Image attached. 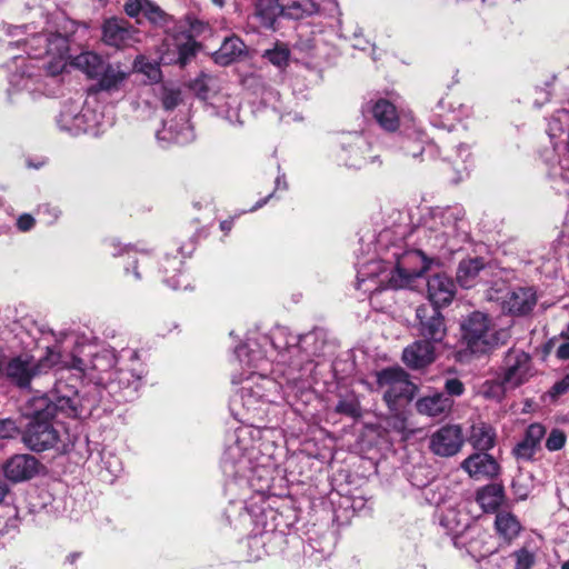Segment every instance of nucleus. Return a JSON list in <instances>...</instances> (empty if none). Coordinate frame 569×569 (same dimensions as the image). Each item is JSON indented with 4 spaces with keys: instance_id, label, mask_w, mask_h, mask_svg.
<instances>
[{
    "instance_id": "nucleus-1",
    "label": "nucleus",
    "mask_w": 569,
    "mask_h": 569,
    "mask_svg": "<svg viewBox=\"0 0 569 569\" xmlns=\"http://www.w3.org/2000/svg\"><path fill=\"white\" fill-rule=\"evenodd\" d=\"M508 338L507 330L495 329L492 318L488 313L472 311L460 322L455 359L460 363L478 360L491 355L505 345Z\"/></svg>"
},
{
    "instance_id": "nucleus-2",
    "label": "nucleus",
    "mask_w": 569,
    "mask_h": 569,
    "mask_svg": "<svg viewBox=\"0 0 569 569\" xmlns=\"http://www.w3.org/2000/svg\"><path fill=\"white\" fill-rule=\"evenodd\" d=\"M31 419L22 432V442L34 452H42L56 448L60 440L59 431L53 427L52 420L59 411L74 412L72 400L58 397L56 401L48 397H40L32 402Z\"/></svg>"
},
{
    "instance_id": "nucleus-3",
    "label": "nucleus",
    "mask_w": 569,
    "mask_h": 569,
    "mask_svg": "<svg viewBox=\"0 0 569 569\" xmlns=\"http://www.w3.org/2000/svg\"><path fill=\"white\" fill-rule=\"evenodd\" d=\"M376 383L383 389L382 400L390 411L403 410L416 397L418 387L401 367H387L376 372Z\"/></svg>"
},
{
    "instance_id": "nucleus-4",
    "label": "nucleus",
    "mask_w": 569,
    "mask_h": 569,
    "mask_svg": "<svg viewBox=\"0 0 569 569\" xmlns=\"http://www.w3.org/2000/svg\"><path fill=\"white\" fill-rule=\"evenodd\" d=\"M312 7L309 0H292L289 3H282L280 0H258L254 6V17L262 28L274 31L279 17L298 20L311 14Z\"/></svg>"
},
{
    "instance_id": "nucleus-5",
    "label": "nucleus",
    "mask_w": 569,
    "mask_h": 569,
    "mask_svg": "<svg viewBox=\"0 0 569 569\" xmlns=\"http://www.w3.org/2000/svg\"><path fill=\"white\" fill-rule=\"evenodd\" d=\"M433 259L428 258L420 249L407 250L398 257L395 271L389 278L392 289L405 288L417 278L422 277L429 269Z\"/></svg>"
},
{
    "instance_id": "nucleus-6",
    "label": "nucleus",
    "mask_w": 569,
    "mask_h": 569,
    "mask_svg": "<svg viewBox=\"0 0 569 569\" xmlns=\"http://www.w3.org/2000/svg\"><path fill=\"white\" fill-rule=\"evenodd\" d=\"M531 365V357L528 352L510 348L505 353L498 375L503 382L509 383L510 389H516L529 380Z\"/></svg>"
},
{
    "instance_id": "nucleus-7",
    "label": "nucleus",
    "mask_w": 569,
    "mask_h": 569,
    "mask_svg": "<svg viewBox=\"0 0 569 569\" xmlns=\"http://www.w3.org/2000/svg\"><path fill=\"white\" fill-rule=\"evenodd\" d=\"M438 306L422 305L417 308V330L420 338L440 343L447 336L445 317Z\"/></svg>"
},
{
    "instance_id": "nucleus-8",
    "label": "nucleus",
    "mask_w": 569,
    "mask_h": 569,
    "mask_svg": "<svg viewBox=\"0 0 569 569\" xmlns=\"http://www.w3.org/2000/svg\"><path fill=\"white\" fill-rule=\"evenodd\" d=\"M101 33V40L104 44L116 49H124L138 41L139 31L124 18L111 17L103 21Z\"/></svg>"
},
{
    "instance_id": "nucleus-9",
    "label": "nucleus",
    "mask_w": 569,
    "mask_h": 569,
    "mask_svg": "<svg viewBox=\"0 0 569 569\" xmlns=\"http://www.w3.org/2000/svg\"><path fill=\"white\" fill-rule=\"evenodd\" d=\"M47 365L42 361L33 363L31 359L17 356L6 362L2 378L18 388H28L31 380L42 372Z\"/></svg>"
},
{
    "instance_id": "nucleus-10",
    "label": "nucleus",
    "mask_w": 569,
    "mask_h": 569,
    "mask_svg": "<svg viewBox=\"0 0 569 569\" xmlns=\"http://www.w3.org/2000/svg\"><path fill=\"white\" fill-rule=\"evenodd\" d=\"M463 442L461 427L458 425H446L432 433L429 447L439 457H452L461 450Z\"/></svg>"
},
{
    "instance_id": "nucleus-11",
    "label": "nucleus",
    "mask_w": 569,
    "mask_h": 569,
    "mask_svg": "<svg viewBox=\"0 0 569 569\" xmlns=\"http://www.w3.org/2000/svg\"><path fill=\"white\" fill-rule=\"evenodd\" d=\"M41 462L32 455H13L2 465L7 480L19 483L32 479L39 473Z\"/></svg>"
},
{
    "instance_id": "nucleus-12",
    "label": "nucleus",
    "mask_w": 569,
    "mask_h": 569,
    "mask_svg": "<svg viewBox=\"0 0 569 569\" xmlns=\"http://www.w3.org/2000/svg\"><path fill=\"white\" fill-rule=\"evenodd\" d=\"M436 358V343L423 338L413 341L402 351V361L413 370L427 368Z\"/></svg>"
},
{
    "instance_id": "nucleus-13",
    "label": "nucleus",
    "mask_w": 569,
    "mask_h": 569,
    "mask_svg": "<svg viewBox=\"0 0 569 569\" xmlns=\"http://www.w3.org/2000/svg\"><path fill=\"white\" fill-rule=\"evenodd\" d=\"M545 436L546 427L543 425L530 423L525 430L523 438L513 447V457L521 461H535V456L541 449V440Z\"/></svg>"
},
{
    "instance_id": "nucleus-14",
    "label": "nucleus",
    "mask_w": 569,
    "mask_h": 569,
    "mask_svg": "<svg viewBox=\"0 0 569 569\" xmlns=\"http://www.w3.org/2000/svg\"><path fill=\"white\" fill-rule=\"evenodd\" d=\"M461 468L473 479H492L500 472V465L488 452L478 451L461 462Z\"/></svg>"
},
{
    "instance_id": "nucleus-15",
    "label": "nucleus",
    "mask_w": 569,
    "mask_h": 569,
    "mask_svg": "<svg viewBox=\"0 0 569 569\" xmlns=\"http://www.w3.org/2000/svg\"><path fill=\"white\" fill-rule=\"evenodd\" d=\"M427 292L430 303L438 308L448 306L455 298L456 283L443 272L432 274L427 282Z\"/></svg>"
},
{
    "instance_id": "nucleus-16",
    "label": "nucleus",
    "mask_w": 569,
    "mask_h": 569,
    "mask_svg": "<svg viewBox=\"0 0 569 569\" xmlns=\"http://www.w3.org/2000/svg\"><path fill=\"white\" fill-rule=\"evenodd\" d=\"M536 303L537 297L532 288L518 287L507 293L502 310L508 315L520 317L531 312Z\"/></svg>"
},
{
    "instance_id": "nucleus-17",
    "label": "nucleus",
    "mask_w": 569,
    "mask_h": 569,
    "mask_svg": "<svg viewBox=\"0 0 569 569\" xmlns=\"http://www.w3.org/2000/svg\"><path fill=\"white\" fill-rule=\"evenodd\" d=\"M367 111L383 131L396 132L400 128L398 109L390 100L379 98L368 104Z\"/></svg>"
},
{
    "instance_id": "nucleus-18",
    "label": "nucleus",
    "mask_w": 569,
    "mask_h": 569,
    "mask_svg": "<svg viewBox=\"0 0 569 569\" xmlns=\"http://www.w3.org/2000/svg\"><path fill=\"white\" fill-rule=\"evenodd\" d=\"M476 501L486 513L497 512L506 502V491L502 483H488L476 492Z\"/></svg>"
},
{
    "instance_id": "nucleus-19",
    "label": "nucleus",
    "mask_w": 569,
    "mask_h": 569,
    "mask_svg": "<svg viewBox=\"0 0 569 569\" xmlns=\"http://www.w3.org/2000/svg\"><path fill=\"white\" fill-rule=\"evenodd\" d=\"M368 149L369 143L362 137H352L342 144L340 159L347 167L359 169L366 163L365 153Z\"/></svg>"
},
{
    "instance_id": "nucleus-20",
    "label": "nucleus",
    "mask_w": 569,
    "mask_h": 569,
    "mask_svg": "<svg viewBox=\"0 0 569 569\" xmlns=\"http://www.w3.org/2000/svg\"><path fill=\"white\" fill-rule=\"evenodd\" d=\"M485 268V261L481 257L462 259L456 272V281L463 289L473 288L477 284L478 277Z\"/></svg>"
},
{
    "instance_id": "nucleus-21",
    "label": "nucleus",
    "mask_w": 569,
    "mask_h": 569,
    "mask_svg": "<svg viewBox=\"0 0 569 569\" xmlns=\"http://www.w3.org/2000/svg\"><path fill=\"white\" fill-rule=\"evenodd\" d=\"M453 401L445 393H435L417 400L416 409L420 415L439 417L450 411Z\"/></svg>"
},
{
    "instance_id": "nucleus-22",
    "label": "nucleus",
    "mask_w": 569,
    "mask_h": 569,
    "mask_svg": "<svg viewBox=\"0 0 569 569\" xmlns=\"http://www.w3.org/2000/svg\"><path fill=\"white\" fill-rule=\"evenodd\" d=\"M123 257L126 258L124 271L127 274L132 271L134 280L147 277L154 264L153 258L146 252L127 251Z\"/></svg>"
},
{
    "instance_id": "nucleus-23",
    "label": "nucleus",
    "mask_w": 569,
    "mask_h": 569,
    "mask_svg": "<svg viewBox=\"0 0 569 569\" xmlns=\"http://www.w3.org/2000/svg\"><path fill=\"white\" fill-rule=\"evenodd\" d=\"M469 442L476 450L487 452L496 445V431L486 422L472 425Z\"/></svg>"
},
{
    "instance_id": "nucleus-24",
    "label": "nucleus",
    "mask_w": 569,
    "mask_h": 569,
    "mask_svg": "<svg viewBox=\"0 0 569 569\" xmlns=\"http://www.w3.org/2000/svg\"><path fill=\"white\" fill-rule=\"evenodd\" d=\"M247 46L237 36L226 38L216 54V61L221 66H228L246 53Z\"/></svg>"
},
{
    "instance_id": "nucleus-25",
    "label": "nucleus",
    "mask_w": 569,
    "mask_h": 569,
    "mask_svg": "<svg viewBox=\"0 0 569 569\" xmlns=\"http://www.w3.org/2000/svg\"><path fill=\"white\" fill-rule=\"evenodd\" d=\"M73 64L83 71L88 78L97 79L103 71L104 60L96 52L87 51L77 56Z\"/></svg>"
},
{
    "instance_id": "nucleus-26",
    "label": "nucleus",
    "mask_w": 569,
    "mask_h": 569,
    "mask_svg": "<svg viewBox=\"0 0 569 569\" xmlns=\"http://www.w3.org/2000/svg\"><path fill=\"white\" fill-rule=\"evenodd\" d=\"M497 532L508 541L515 539L521 529L517 517L511 512H498L495 520Z\"/></svg>"
},
{
    "instance_id": "nucleus-27",
    "label": "nucleus",
    "mask_w": 569,
    "mask_h": 569,
    "mask_svg": "<svg viewBox=\"0 0 569 569\" xmlns=\"http://www.w3.org/2000/svg\"><path fill=\"white\" fill-rule=\"evenodd\" d=\"M183 266V261L178 256H166L160 263V272L163 274V282L173 289H177L180 284L177 276L180 274Z\"/></svg>"
},
{
    "instance_id": "nucleus-28",
    "label": "nucleus",
    "mask_w": 569,
    "mask_h": 569,
    "mask_svg": "<svg viewBox=\"0 0 569 569\" xmlns=\"http://www.w3.org/2000/svg\"><path fill=\"white\" fill-rule=\"evenodd\" d=\"M124 72L109 63H106L103 66V71L98 77L99 81L97 83L96 91H110L112 89H116L118 88L119 83L124 80Z\"/></svg>"
},
{
    "instance_id": "nucleus-29",
    "label": "nucleus",
    "mask_w": 569,
    "mask_h": 569,
    "mask_svg": "<svg viewBox=\"0 0 569 569\" xmlns=\"http://www.w3.org/2000/svg\"><path fill=\"white\" fill-rule=\"evenodd\" d=\"M108 380L111 385L117 383L120 389L137 391L140 387L141 377L131 369H117L110 372Z\"/></svg>"
},
{
    "instance_id": "nucleus-30",
    "label": "nucleus",
    "mask_w": 569,
    "mask_h": 569,
    "mask_svg": "<svg viewBox=\"0 0 569 569\" xmlns=\"http://www.w3.org/2000/svg\"><path fill=\"white\" fill-rule=\"evenodd\" d=\"M262 57L278 68H286L289 64L290 49L286 43L277 41L272 49L264 51Z\"/></svg>"
},
{
    "instance_id": "nucleus-31",
    "label": "nucleus",
    "mask_w": 569,
    "mask_h": 569,
    "mask_svg": "<svg viewBox=\"0 0 569 569\" xmlns=\"http://www.w3.org/2000/svg\"><path fill=\"white\" fill-rule=\"evenodd\" d=\"M143 17L154 27L164 28L171 22V16L163 11L158 4L148 0Z\"/></svg>"
},
{
    "instance_id": "nucleus-32",
    "label": "nucleus",
    "mask_w": 569,
    "mask_h": 569,
    "mask_svg": "<svg viewBox=\"0 0 569 569\" xmlns=\"http://www.w3.org/2000/svg\"><path fill=\"white\" fill-rule=\"evenodd\" d=\"M26 52L31 58H41L49 52L48 37L46 34H34L24 40Z\"/></svg>"
},
{
    "instance_id": "nucleus-33",
    "label": "nucleus",
    "mask_w": 569,
    "mask_h": 569,
    "mask_svg": "<svg viewBox=\"0 0 569 569\" xmlns=\"http://www.w3.org/2000/svg\"><path fill=\"white\" fill-rule=\"evenodd\" d=\"M212 81L213 78L210 74L200 72L197 78L189 81L188 88L196 94L198 99L207 100L210 97V84Z\"/></svg>"
},
{
    "instance_id": "nucleus-34",
    "label": "nucleus",
    "mask_w": 569,
    "mask_h": 569,
    "mask_svg": "<svg viewBox=\"0 0 569 569\" xmlns=\"http://www.w3.org/2000/svg\"><path fill=\"white\" fill-rule=\"evenodd\" d=\"M200 48V44L191 37L178 46L177 53V63L181 67L187 66L196 56Z\"/></svg>"
},
{
    "instance_id": "nucleus-35",
    "label": "nucleus",
    "mask_w": 569,
    "mask_h": 569,
    "mask_svg": "<svg viewBox=\"0 0 569 569\" xmlns=\"http://www.w3.org/2000/svg\"><path fill=\"white\" fill-rule=\"evenodd\" d=\"M335 412L353 419L362 416L360 402L356 397L340 399L335 408Z\"/></svg>"
},
{
    "instance_id": "nucleus-36",
    "label": "nucleus",
    "mask_w": 569,
    "mask_h": 569,
    "mask_svg": "<svg viewBox=\"0 0 569 569\" xmlns=\"http://www.w3.org/2000/svg\"><path fill=\"white\" fill-rule=\"evenodd\" d=\"M508 389H510L509 383L503 382L502 378L497 373L495 380L486 381L483 385V395L490 399L502 400Z\"/></svg>"
},
{
    "instance_id": "nucleus-37",
    "label": "nucleus",
    "mask_w": 569,
    "mask_h": 569,
    "mask_svg": "<svg viewBox=\"0 0 569 569\" xmlns=\"http://www.w3.org/2000/svg\"><path fill=\"white\" fill-rule=\"evenodd\" d=\"M116 365V357L104 352L96 355L92 359V369L98 372H109Z\"/></svg>"
},
{
    "instance_id": "nucleus-38",
    "label": "nucleus",
    "mask_w": 569,
    "mask_h": 569,
    "mask_svg": "<svg viewBox=\"0 0 569 569\" xmlns=\"http://www.w3.org/2000/svg\"><path fill=\"white\" fill-rule=\"evenodd\" d=\"M512 557L516 560L515 569H531L536 561L533 552L525 547L513 551Z\"/></svg>"
},
{
    "instance_id": "nucleus-39",
    "label": "nucleus",
    "mask_w": 569,
    "mask_h": 569,
    "mask_svg": "<svg viewBox=\"0 0 569 569\" xmlns=\"http://www.w3.org/2000/svg\"><path fill=\"white\" fill-rule=\"evenodd\" d=\"M181 101V91L179 89H164L161 97V103L164 110H174Z\"/></svg>"
},
{
    "instance_id": "nucleus-40",
    "label": "nucleus",
    "mask_w": 569,
    "mask_h": 569,
    "mask_svg": "<svg viewBox=\"0 0 569 569\" xmlns=\"http://www.w3.org/2000/svg\"><path fill=\"white\" fill-rule=\"evenodd\" d=\"M391 416L388 418V426L396 432L401 436H407V418L403 413V410L400 411H390Z\"/></svg>"
},
{
    "instance_id": "nucleus-41",
    "label": "nucleus",
    "mask_w": 569,
    "mask_h": 569,
    "mask_svg": "<svg viewBox=\"0 0 569 569\" xmlns=\"http://www.w3.org/2000/svg\"><path fill=\"white\" fill-rule=\"evenodd\" d=\"M566 441V433L562 430L555 428L546 440V448L549 451H558L565 447Z\"/></svg>"
},
{
    "instance_id": "nucleus-42",
    "label": "nucleus",
    "mask_w": 569,
    "mask_h": 569,
    "mask_svg": "<svg viewBox=\"0 0 569 569\" xmlns=\"http://www.w3.org/2000/svg\"><path fill=\"white\" fill-rule=\"evenodd\" d=\"M148 0H127L123 4L124 13L130 18H136L137 22L140 23L138 19L139 14H144L146 3Z\"/></svg>"
},
{
    "instance_id": "nucleus-43",
    "label": "nucleus",
    "mask_w": 569,
    "mask_h": 569,
    "mask_svg": "<svg viewBox=\"0 0 569 569\" xmlns=\"http://www.w3.org/2000/svg\"><path fill=\"white\" fill-rule=\"evenodd\" d=\"M466 388L463 382L458 378H449L445 382V391L447 397H460Z\"/></svg>"
},
{
    "instance_id": "nucleus-44",
    "label": "nucleus",
    "mask_w": 569,
    "mask_h": 569,
    "mask_svg": "<svg viewBox=\"0 0 569 569\" xmlns=\"http://www.w3.org/2000/svg\"><path fill=\"white\" fill-rule=\"evenodd\" d=\"M569 391V375L557 381L550 389L549 393L552 398H558Z\"/></svg>"
},
{
    "instance_id": "nucleus-45",
    "label": "nucleus",
    "mask_w": 569,
    "mask_h": 569,
    "mask_svg": "<svg viewBox=\"0 0 569 569\" xmlns=\"http://www.w3.org/2000/svg\"><path fill=\"white\" fill-rule=\"evenodd\" d=\"M244 86L249 89H254V93L263 91L266 88L264 81L261 76L250 74L243 81Z\"/></svg>"
},
{
    "instance_id": "nucleus-46",
    "label": "nucleus",
    "mask_w": 569,
    "mask_h": 569,
    "mask_svg": "<svg viewBox=\"0 0 569 569\" xmlns=\"http://www.w3.org/2000/svg\"><path fill=\"white\" fill-rule=\"evenodd\" d=\"M17 431V426L14 420L12 419H2L0 420V438H12L14 432Z\"/></svg>"
},
{
    "instance_id": "nucleus-47",
    "label": "nucleus",
    "mask_w": 569,
    "mask_h": 569,
    "mask_svg": "<svg viewBox=\"0 0 569 569\" xmlns=\"http://www.w3.org/2000/svg\"><path fill=\"white\" fill-rule=\"evenodd\" d=\"M36 224L34 218L29 213L21 214L17 220V227L20 231H29Z\"/></svg>"
},
{
    "instance_id": "nucleus-48",
    "label": "nucleus",
    "mask_w": 569,
    "mask_h": 569,
    "mask_svg": "<svg viewBox=\"0 0 569 569\" xmlns=\"http://www.w3.org/2000/svg\"><path fill=\"white\" fill-rule=\"evenodd\" d=\"M436 108L439 111V114H442V113L449 112V111H453L455 103L452 101L451 94L447 93L445 97L439 99Z\"/></svg>"
},
{
    "instance_id": "nucleus-49",
    "label": "nucleus",
    "mask_w": 569,
    "mask_h": 569,
    "mask_svg": "<svg viewBox=\"0 0 569 569\" xmlns=\"http://www.w3.org/2000/svg\"><path fill=\"white\" fill-rule=\"evenodd\" d=\"M401 148L408 156L413 158L421 156L425 150L422 142H417L413 147H410L409 141H403Z\"/></svg>"
},
{
    "instance_id": "nucleus-50",
    "label": "nucleus",
    "mask_w": 569,
    "mask_h": 569,
    "mask_svg": "<svg viewBox=\"0 0 569 569\" xmlns=\"http://www.w3.org/2000/svg\"><path fill=\"white\" fill-rule=\"evenodd\" d=\"M556 356L560 360H569V342L561 343L556 351Z\"/></svg>"
},
{
    "instance_id": "nucleus-51",
    "label": "nucleus",
    "mask_w": 569,
    "mask_h": 569,
    "mask_svg": "<svg viewBox=\"0 0 569 569\" xmlns=\"http://www.w3.org/2000/svg\"><path fill=\"white\" fill-rule=\"evenodd\" d=\"M10 487L6 480L0 479V505L4 501V498L9 495Z\"/></svg>"
},
{
    "instance_id": "nucleus-52",
    "label": "nucleus",
    "mask_w": 569,
    "mask_h": 569,
    "mask_svg": "<svg viewBox=\"0 0 569 569\" xmlns=\"http://www.w3.org/2000/svg\"><path fill=\"white\" fill-rule=\"evenodd\" d=\"M512 489L513 492L518 496L519 499L525 500L528 497V492L526 490H522L521 488H517V483L512 482Z\"/></svg>"
},
{
    "instance_id": "nucleus-53",
    "label": "nucleus",
    "mask_w": 569,
    "mask_h": 569,
    "mask_svg": "<svg viewBox=\"0 0 569 569\" xmlns=\"http://www.w3.org/2000/svg\"><path fill=\"white\" fill-rule=\"evenodd\" d=\"M81 556H82V552H80V551L71 552L67 556L66 561L69 562L70 565H74L77 562V560L79 558H81Z\"/></svg>"
},
{
    "instance_id": "nucleus-54",
    "label": "nucleus",
    "mask_w": 569,
    "mask_h": 569,
    "mask_svg": "<svg viewBox=\"0 0 569 569\" xmlns=\"http://www.w3.org/2000/svg\"><path fill=\"white\" fill-rule=\"evenodd\" d=\"M233 221L232 220H223L220 222V229L224 232H229L232 228Z\"/></svg>"
},
{
    "instance_id": "nucleus-55",
    "label": "nucleus",
    "mask_w": 569,
    "mask_h": 569,
    "mask_svg": "<svg viewBox=\"0 0 569 569\" xmlns=\"http://www.w3.org/2000/svg\"><path fill=\"white\" fill-rule=\"evenodd\" d=\"M6 359H7L6 355H4L3 350L0 348V378H2V375H3Z\"/></svg>"
},
{
    "instance_id": "nucleus-56",
    "label": "nucleus",
    "mask_w": 569,
    "mask_h": 569,
    "mask_svg": "<svg viewBox=\"0 0 569 569\" xmlns=\"http://www.w3.org/2000/svg\"><path fill=\"white\" fill-rule=\"evenodd\" d=\"M313 337H315V333H312V332H309V333H306L303 336H300L299 340H298V343L299 345L306 343L308 340H310Z\"/></svg>"
},
{
    "instance_id": "nucleus-57",
    "label": "nucleus",
    "mask_w": 569,
    "mask_h": 569,
    "mask_svg": "<svg viewBox=\"0 0 569 569\" xmlns=\"http://www.w3.org/2000/svg\"><path fill=\"white\" fill-rule=\"evenodd\" d=\"M272 194H273V193L271 192V193H269L264 199H262V200L258 201V202L256 203V206L253 207V209L261 208L264 203H267V201L269 200V198H271V197H272Z\"/></svg>"
},
{
    "instance_id": "nucleus-58",
    "label": "nucleus",
    "mask_w": 569,
    "mask_h": 569,
    "mask_svg": "<svg viewBox=\"0 0 569 569\" xmlns=\"http://www.w3.org/2000/svg\"><path fill=\"white\" fill-rule=\"evenodd\" d=\"M213 6L218 8H223L226 6L227 0H210Z\"/></svg>"
},
{
    "instance_id": "nucleus-59",
    "label": "nucleus",
    "mask_w": 569,
    "mask_h": 569,
    "mask_svg": "<svg viewBox=\"0 0 569 569\" xmlns=\"http://www.w3.org/2000/svg\"><path fill=\"white\" fill-rule=\"evenodd\" d=\"M259 539L257 537H252L248 539V546L258 545Z\"/></svg>"
},
{
    "instance_id": "nucleus-60",
    "label": "nucleus",
    "mask_w": 569,
    "mask_h": 569,
    "mask_svg": "<svg viewBox=\"0 0 569 569\" xmlns=\"http://www.w3.org/2000/svg\"><path fill=\"white\" fill-rule=\"evenodd\" d=\"M561 337L565 338V339H569V322H568V326H567L566 330H563L561 332Z\"/></svg>"
},
{
    "instance_id": "nucleus-61",
    "label": "nucleus",
    "mask_w": 569,
    "mask_h": 569,
    "mask_svg": "<svg viewBox=\"0 0 569 569\" xmlns=\"http://www.w3.org/2000/svg\"><path fill=\"white\" fill-rule=\"evenodd\" d=\"M561 569H569V560L562 562Z\"/></svg>"
}]
</instances>
